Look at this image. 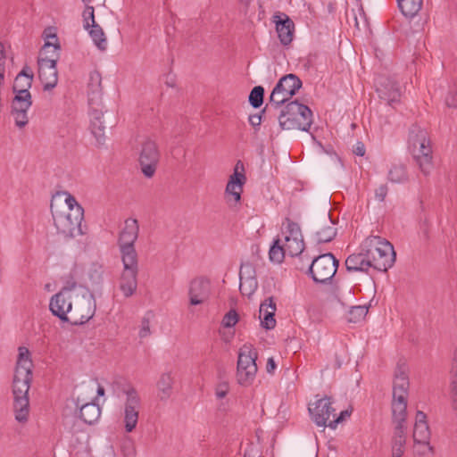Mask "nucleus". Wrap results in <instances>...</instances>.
I'll list each match as a JSON object with an SVG mask.
<instances>
[{
	"label": "nucleus",
	"instance_id": "obj_52",
	"mask_svg": "<svg viewBox=\"0 0 457 457\" xmlns=\"http://www.w3.org/2000/svg\"><path fill=\"white\" fill-rule=\"evenodd\" d=\"M351 415V411L345 410L340 412L338 416L335 413V418H332L331 420L328 423V427L335 429L337 426L343 421L346 417Z\"/></svg>",
	"mask_w": 457,
	"mask_h": 457
},
{
	"label": "nucleus",
	"instance_id": "obj_33",
	"mask_svg": "<svg viewBox=\"0 0 457 457\" xmlns=\"http://www.w3.org/2000/svg\"><path fill=\"white\" fill-rule=\"evenodd\" d=\"M87 30L96 47L101 51H104L107 46V41L103 29L97 23H96L91 24L89 29Z\"/></svg>",
	"mask_w": 457,
	"mask_h": 457
},
{
	"label": "nucleus",
	"instance_id": "obj_6",
	"mask_svg": "<svg viewBox=\"0 0 457 457\" xmlns=\"http://www.w3.org/2000/svg\"><path fill=\"white\" fill-rule=\"evenodd\" d=\"M257 352L252 345L245 344L239 350L237 379L242 386H249L255 378L257 372Z\"/></svg>",
	"mask_w": 457,
	"mask_h": 457
},
{
	"label": "nucleus",
	"instance_id": "obj_46",
	"mask_svg": "<svg viewBox=\"0 0 457 457\" xmlns=\"http://www.w3.org/2000/svg\"><path fill=\"white\" fill-rule=\"evenodd\" d=\"M368 313V308L365 305H357L351 307L349 311V322H357L363 319Z\"/></svg>",
	"mask_w": 457,
	"mask_h": 457
},
{
	"label": "nucleus",
	"instance_id": "obj_27",
	"mask_svg": "<svg viewBox=\"0 0 457 457\" xmlns=\"http://www.w3.org/2000/svg\"><path fill=\"white\" fill-rule=\"evenodd\" d=\"M393 420L395 426L406 427L404 425L407 417V398L397 396L393 397L392 403Z\"/></svg>",
	"mask_w": 457,
	"mask_h": 457
},
{
	"label": "nucleus",
	"instance_id": "obj_40",
	"mask_svg": "<svg viewBox=\"0 0 457 457\" xmlns=\"http://www.w3.org/2000/svg\"><path fill=\"white\" fill-rule=\"evenodd\" d=\"M430 439V430L428 423L414 425V443H427Z\"/></svg>",
	"mask_w": 457,
	"mask_h": 457
},
{
	"label": "nucleus",
	"instance_id": "obj_36",
	"mask_svg": "<svg viewBox=\"0 0 457 457\" xmlns=\"http://www.w3.org/2000/svg\"><path fill=\"white\" fill-rule=\"evenodd\" d=\"M291 98V95L283 91L280 87L276 84L270 96V104L274 108H278Z\"/></svg>",
	"mask_w": 457,
	"mask_h": 457
},
{
	"label": "nucleus",
	"instance_id": "obj_18",
	"mask_svg": "<svg viewBox=\"0 0 457 457\" xmlns=\"http://www.w3.org/2000/svg\"><path fill=\"white\" fill-rule=\"evenodd\" d=\"M246 178L244 173V164L241 161L236 163L234 173L230 176L229 180L226 187V194L234 197L236 203L241 200V194L243 192V186L245 183Z\"/></svg>",
	"mask_w": 457,
	"mask_h": 457
},
{
	"label": "nucleus",
	"instance_id": "obj_62",
	"mask_svg": "<svg viewBox=\"0 0 457 457\" xmlns=\"http://www.w3.org/2000/svg\"><path fill=\"white\" fill-rule=\"evenodd\" d=\"M427 423V416L426 414L421 411H418L417 413H416V418H415V424L414 425H420V424H425Z\"/></svg>",
	"mask_w": 457,
	"mask_h": 457
},
{
	"label": "nucleus",
	"instance_id": "obj_1",
	"mask_svg": "<svg viewBox=\"0 0 457 457\" xmlns=\"http://www.w3.org/2000/svg\"><path fill=\"white\" fill-rule=\"evenodd\" d=\"M362 250L370 261L373 269L386 272L395 262L393 245L379 236H370L362 242Z\"/></svg>",
	"mask_w": 457,
	"mask_h": 457
},
{
	"label": "nucleus",
	"instance_id": "obj_37",
	"mask_svg": "<svg viewBox=\"0 0 457 457\" xmlns=\"http://www.w3.org/2000/svg\"><path fill=\"white\" fill-rule=\"evenodd\" d=\"M388 179L394 183L407 181L408 175L405 166L403 164H394L388 171Z\"/></svg>",
	"mask_w": 457,
	"mask_h": 457
},
{
	"label": "nucleus",
	"instance_id": "obj_16",
	"mask_svg": "<svg viewBox=\"0 0 457 457\" xmlns=\"http://www.w3.org/2000/svg\"><path fill=\"white\" fill-rule=\"evenodd\" d=\"M272 21L275 23L280 43L283 46H288L293 41L295 23L287 14L281 12L273 14Z\"/></svg>",
	"mask_w": 457,
	"mask_h": 457
},
{
	"label": "nucleus",
	"instance_id": "obj_24",
	"mask_svg": "<svg viewBox=\"0 0 457 457\" xmlns=\"http://www.w3.org/2000/svg\"><path fill=\"white\" fill-rule=\"evenodd\" d=\"M362 249V245H361ZM345 267L348 271L366 272L369 268H372L370 261L366 255V252L361 250V253H353L345 260Z\"/></svg>",
	"mask_w": 457,
	"mask_h": 457
},
{
	"label": "nucleus",
	"instance_id": "obj_43",
	"mask_svg": "<svg viewBox=\"0 0 457 457\" xmlns=\"http://www.w3.org/2000/svg\"><path fill=\"white\" fill-rule=\"evenodd\" d=\"M264 88L262 86L254 87L249 95V103L253 108H259L263 104Z\"/></svg>",
	"mask_w": 457,
	"mask_h": 457
},
{
	"label": "nucleus",
	"instance_id": "obj_31",
	"mask_svg": "<svg viewBox=\"0 0 457 457\" xmlns=\"http://www.w3.org/2000/svg\"><path fill=\"white\" fill-rule=\"evenodd\" d=\"M398 7L405 17H414L421 9L423 0H397Z\"/></svg>",
	"mask_w": 457,
	"mask_h": 457
},
{
	"label": "nucleus",
	"instance_id": "obj_13",
	"mask_svg": "<svg viewBox=\"0 0 457 457\" xmlns=\"http://www.w3.org/2000/svg\"><path fill=\"white\" fill-rule=\"evenodd\" d=\"M123 270L121 272L119 288L123 295L128 298L134 295L137 287V273L138 263L137 260L122 259Z\"/></svg>",
	"mask_w": 457,
	"mask_h": 457
},
{
	"label": "nucleus",
	"instance_id": "obj_26",
	"mask_svg": "<svg viewBox=\"0 0 457 457\" xmlns=\"http://www.w3.org/2000/svg\"><path fill=\"white\" fill-rule=\"evenodd\" d=\"M91 132L98 145L104 143V126L102 121L103 112L99 107L90 106Z\"/></svg>",
	"mask_w": 457,
	"mask_h": 457
},
{
	"label": "nucleus",
	"instance_id": "obj_60",
	"mask_svg": "<svg viewBox=\"0 0 457 457\" xmlns=\"http://www.w3.org/2000/svg\"><path fill=\"white\" fill-rule=\"evenodd\" d=\"M33 72L31 71L30 68L29 66H24L22 70L20 71V73L17 75L16 78L20 79H29L31 78L33 80Z\"/></svg>",
	"mask_w": 457,
	"mask_h": 457
},
{
	"label": "nucleus",
	"instance_id": "obj_55",
	"mask_svg": "<svg viewBox=\"0 0 457 457\" xmlns=\"http://www.w3.org/2000/svg\"><path fill=\"white\" fill-rule=\"evenodd\" d=\"M248 120H249V123L254 129V131L257 132V130L260 129V126L262 123V114L255 113V114L250 115Z\"/></svg>",
	"mask_w": 457,
	"mask_h": 457
},
{
	"label": "nucleus",
	"instance_id": "obj_17",
	"mask_svg": "<svg viewBox=\"0 0 457 457\" xmlns=\"http://www.w3.org/2000/svg\"><path fill=\"white\" fill-rule=\"evenodd\" d=\"M377 85V92L380 99L386 101L391 106L399 103L401 92L396 81L391 78L381 77L378 79Z\"/></svg>",
	"mask_w": 457,
	"mask_h": 457
},
{
	"label": "nucleus",
	"instance_id": "obj_34",
	"mask_svg": "<svg viewBox=\"0 0 457 457\" xmlns=\"http://www.w3.org/2000/svg\"><path fill=\"white\" fill-rule=\"evenodd\" d=\"M32 105L31 95H16L12 103V112H28Z\"/></svg>",
	"mask_w": 457,
	"mask_h": 457
},
{
	"label": "nucleus",
	"instance_id": "obj_9",
	"mask_svg": "<svg viewBox=\"0 0 457 457\" xmlns=\"http://www.w3.org/2000/svg\"><path fill=\"white\" fill-rule=\"evenodd\" d=\"M338 263L332 253H324L312 262L308 271L314 282L325 284L335 276Z\"/></svg>",
	"mask_w": 457,
	"mask_h": 457
},
{
	"label": "nucleus",
	"instance_id": "obj_32",
	"mask_svg": "<svg viewBox=\"0 0 457 457\" xmlns=\"http://www.w3.org/2000/svg\"><path fill=\"white\" fill-rule=\"evenodd\" d=\"M13 411L15 413V420L19 422H26L29 413V398H19L13 402Z\"/></svg>",
	"mask_w": 457,
	"mask_h": 457
},
{
	"label": "nucleus",
	"instance_id": "obj_42",
	"mask_svg": "<svg viewBox=\"0 0 457 457\" xmlns=\"http://www.w3.org/2000/svg\"><path fill=\"white\" fill-rule=\"evenodd\" d=\"M104 269L101 265L94 263L88 270V278L92 286L98 287L103 283Z\"/></svg>",
	"mask_w": 457,
	"mask_h": 457
},
{
	"label": "nucleus",
	"instance_id": "obj_50",
	"mask_svg": "<svg viewBox=\"0 0 457 457\" xmlns=\"http://www.w3.org/2000/svg\"><path fill=\"white\" fill-rule=\"evenodd\" d=\"M238 321V314L235 310H230L222 320V324L225 328H232Z\"/></svg>",
	"mask_w": 457,
	"mask_h": 457
},
{
	"label": "nucleus",
	"instance_id": "obj_44",
	"mask_svg": "<svg viewBox=\"0 0 457 457\" xmlns=\"http://www.w3.org/2000/svg\"><path fill=\"white\" fill-rule=\"evenodd\" d=\"M258 287L257 278L240 280L239 289L243 295L251 296Z\"/></svg>",
	"mask_w": 457,
	"mask_h": 457
},
{
	"label": "nucleus",
	"instance_id": "obj_41",
	"mask_svg": "<svg viewBox=\"0 0 457 457\" xmlns=\"http://www.w3.org/2000/svg\"><path fill=\"white\" fill-rule=\"evenodd\" d=\"M32 79L31 78L29 79H20L15 78L14 85H13V92L16 95H31L29 92V88L32 86Z\"/></svg>",
	"mask_w": 457,
	"mask_h": 457
},
{
	"label": "nucleus",
	"instance_id": "obj_54",
	"mask_svg": "<svg viewBox=\"0 0 457 457\" xmlns=\"http://www.w3.org/2000/svg\"><path fill=\"white\" fill-rule=\"evenodd\" d=\"M151 334L150 331V321L148 317H144L141 321V328L139 331V337L141 338L146 337Z\"/></svg>",
	"mask_w": 457,
	"mask_h": 457
},
{
	"label": "nucleus",
	"instance_id": "obj_12",
	"mask_svg": "<svg viewBox=\"0 0 457 457\" xmlns=\"http://www.w3.org/2000/svg\"><path fill=\"white\" fill-rule=\"evenodd\" d=\"M159 160L160 152L156 143L151 139H145L141 144L138 158L141 171L145 177L152 178L154 175Z\"/></svg>",
	"mask_w": 457,
	"mask_h": 457
},
{
	"label": "nucleus",
	"instance_id": "obj_5",
	"mask_svg": "<svg viewBox=\"0 0 457 457\" xmlns=\"http://www.w3.org/2000/svg\"><path fill=\"white\" fill-rule=\"evenodd\" d=\"M96 312V300L92 293L87 289L75 292L71 310L67 322L82 325L93 318Z\"/></svg>",
	"mask_w": 457,
	"mask_h": 457
},
{
	"label": "nucleus",
	"instance_id": "obj_11",
	"mask_svg": "<svg viewBox=\"0 0 457 457\" xmlns=\"http://www.w3.org/2000/svg\"><path fill=\"white\" fill-rule=\"evenodd\" d=\"M76 287L77 283H72V286H63V287L50 299L49 309L51 312L62 321L67 322L68 320Z\"/></svg>",
	"mask_w": 457,
	"mask_h": 457
},
{
	"label": "nucleus",
	"instance_id": "obj_48",
	"mask_svg": "<svg viewBox=\"0 0 457 457\" xmlns=\"http://www.w3.org/2000/svg\"><path fill=\"white\" fill-rule=\"evenodd\" d=\"M83 19L85 29H89L91 24L96 23L95 21V11L93 6L87 5L83 12Z\"/></svg>",
	"mask_w": 457,
	"mask_h": 457
},
{
	"label": "nucleus",
	"instance_id": "obj_28",
	"mask_svg": "<svg viewBox=\"0 0 457 457\" xmlns=\"http://www.w3.org/2000/svg\"><path fill=\"white\" fill-rule=\"evenodd\" d=\"M101 415V409L96 402L84 403L79 407L80 419L88 425L96 422Z\"/></svg>",
	"mask_w": 457,
	"mask_h": 457
},
{
	"label": "nucleus",
	"instance_id": "obj_35",
	"mask_svg": "<svg viewBox=\"0 0 457 457\" xmlns=\"http://www.w3.org/2000/svg\"><path fill=\"white\" fill-rule=\"evenodd\" d=\"M287 253L292 257L300 255L304 250L303 238L288 239L285 238L283 244Z\"/></svg>",
	"mask_w": 457,
	"mask_h": 457
},
{
	"label": "nucleus",
	"instance_id": "obj_58",
	"mask_svg": "<svg viewBox=\"0 0 457 457\" xmlns=\"http://www.w3.org/2000/svg\"><path fill=\"white\" fill-rule=\"evenodd\" d=\"M387 195V187L386 185L379 186L375 191V197L379 202H383Z\"/></svg>",
	"mask_w": 457,
	"mask_h": 457
},
{
	"label": "nucleus",
	"instance_id": "obj_39",
	"mask_svg": "<svg viewBox=\"0 0 457 457\" xmlns=\"http://www.w3.org/2000/svg\"><path fill=\"white\" fill-rule=\"evenodd\" d=\"M286 254L287 252L284 245L280 244V239H276L269 251L270 260L276 263H281Z\"/></svg>",
	"mask_w": 457,
	"mask_h": 457
},
{
	"label": "nucleus",
	"instance_id": "obj_8",
	"mask_svg": "<svg viewBox=\"0 0 457 457\" xmlns=\"http://www.w3.org/2000/svg\"><path fill=\"white\" fill-rule=\"evenodd\" d=\"M139 225L137 219L129 218L124 222V228L120 230L118 245L121 253V259L137 260V253L134 244L138 237Z\"/></svg>",
	"mask_w": 457,
	"mask_h": 457
},
{
	"label": "nucleus",
	"instance_id": "obj_14",
	"mask_svg": "<svg viewBox=\"0 0 457 457\" xmlns=\"http://www.w3.org/2000/svg\"><path fill=\"white\" fill-rule=\"evenodd\" d=\"M125 394L127 396L124 405L125 430L130 433L137 424L141 399L134 387L127 389Z\"/></svg>",
	"mask_w": 457,
	"mask_h": 457
},
{
	"label": "nucleus",
	"instance_id": "obj_51",
	"mask_svg": "<svg viewBox=\"0 0 457 457\" xmlns=\"http://www.w3.org/2000/svg\"><path fill=\"white\" fill-rule=\"evenodd\" d=\"M14 118L15 125L19 128L25 127L29 122L28 112H12Z\"/></svg>",
	"mask_w": 457,
	"mask_h": 457
},
{
	"label": "nucleus",
	"instance_id": "obj_15",
	"mask_svg": "<svg viewBox=\"0 0 457 457\" xmlns=\"http://www.w3.org/2000/svg\"><path fill=\"white\" fill-rule=\"evenodd\" d=\"M313 405V407H309L312 420L319 427L328 426L331 418H335L336 411L335 408L332 406L331 398L325 396L317 400Z\"/></svg>",
	"mask_w": 457,
	"mask_h": 457
},
{
	"label": "nucleus",
	"instance_id": "obj_29",
	"mask_svg": "<svg viewBox=\"0 0 457 457\" xmlns=\"http://www.w3.org/2000/svg\"><path fill=\"white\" fill-rule=\"evenodd\" d=\"M406 427L395 426L392 440V457H402L406 443Z\"/></svg>",
	"mask_w": 457,
	"mask_h": 457
},
{
	"label": "nucleus",
	"instance_id": "obj_59",
	"mask_svg": "<svg viewBox=\"0 0 457 457\" xmlns=\"http://www.w3.org/2000/svg\"><path fill=\"white\" fill-rule=\"evenodd\" d=\"M445 104L448 107H456L457 106V93L456 92H449V94L445 97Z\"/></svg>",
	"mask_w": 457,
	"mask_h": 457
},
{
	"label": "nucleus",
	"instance_id": "obj_10",
	"mask_svg": "<svg viewBox=\"0 0 457 457\" xmlns=\"http://www.w3.org/2000/svg\"><path fill=\"white\" fill-rule=\"evenodd\" d=\"M32 367L33 364L29 349L24 346L19 347L12 389L21 391L29 390L32 380Z\"/></svg>",
	"mask_w": 457,
	"mask_h": 457
},
{
	"label": "nucleus",
	"instance_id": "obj_21",
	"mask_svg": "<svg viewBox=\"0 0 457 457\" xmlns=\"http://www.w3.org/2000/svg\"><path fill=\"white\" fill-rule=\"evenodd\" d=\"M88 104L100 107L102 104V78L98 71L90 73L88 82Z\"/></svg>",
	"mask_w": 457,
	"mask_h": 457
},
{
	"label": "nucleus",
	"instance_id": "obj_56",
	"mask_svg": "<svg viewBox=\"0 0 457 457\" xmlns=\"http://www.w3.org/2000/svg\"><path fill=\"white\" fill-rule=\"evenodd\" d=\"M228 393V385L227 383H220L218 385L215 390L217 398H224Z\"/></svg>",
	"mask_w": 457,
	"mask_h": 457
},
{
	"label": "nucleus",
	"instance_id": "obj_4",
	"mask_svg": "<svg viewBox=\"0 0 457 457\" xmlns=\"http://www.w3.org/2000/svg\"><path fill=\"white\" fill-rule=\"evenodd\" d=\"M59 49L60 46L58 43L46 42L42 47L41 54H46L45 57L39 56L37 59L38 77L46 91L53 89L58 82L56 62L59 58Z\"/></svg>",
	"mask_w": 457,
	"mask_h": 457
},
{
	"label": "nucleus",
	"instance_id": "obj_23",
	"mask_svg": "<svg viewBox=\"0 0 457 457\" xmlns=\"http://www.w3.org/2000/svg\"><path fill=\"white\" fill-rule=\"evenodd\" d=\"M276 312V303L271 297L265 300L260 306V320L261 325L265 329H272L276 326V320L274 318Z\"/></svg>",
	"mask_w": 457,
	"mask_h": 457
},
{
	"label": "nucleus",
	"instance_id": "obj_45",
	"mask_svg": "<svg viewBox=\"0 0 457 457\" xmlns=\"http://www.w3.org/2000/svg\"><path fill=\"white\" fill-rule=\"evenodd\" d=\"M287 226H286V231H285V238L288 239H296V238H303V235L301 232L300 226L292 221L290 219H286Z\"/></svg>",
	"mask_w": 457,
	"mask_h": 457
},
{
	"label": "nucleus",
	"instance_id": "obj_53",
	"mask_svg": "<svg viewBox=\"0 0 457 457\" xmlns=\"http://www.w3.org/2000/svg\"><path fill=\"white\" fill-rule=\"evenodd\" d=\"M415 451L420 454H427L433 453V447L430 445L429 441L427 443H415Z\"/></svg>",
	"mask_w": 457,
	"mask_h": 457
},
{
	"label": "nucleus",
	"instance_id": "obj_25",
	"mask_svg": "<svg viewBox=\"0 0 457 457\" xmlns=\"http://www.w3.org/2000/svg\"><path fill=\"white\" fill-rule=\"evenodd\" d=\"M320 226L321 228L316 231L317 243L322 244L332 241L337 236V228L334 227V221L329 213L323 216Z\"/></svg>",
	"mask_w": 457,
	"mask_h": 457
},
{
	"label": "nucleus",
	"instance_id": "obj_22",
	"mask_svg": "<svg viewBox=\"0 0 457 457\" xmlns=\"http://www.w3.org/2000/svg\"><path fill=\"white\" fill-rule=\"evenodd\" d=\"M175 379L171 372H162L157 382V398L162 402H167L172 395Z\"/></svg>",
	"mask_w": 457,
	"mask_h": 457
},
{
	"label": "nucleus",
	"instance_id": "obj_49",
	"mask_svg": "<svg viewBox=\"0 0 457 457\" xmlns=\"http://www.w3.org/2000/svg\"><path fill=\"white\" fill-rule=\"evenodd\" d=\"M121 453L123 457H136V447L131 440H125L121 445Z\"/></svg>",
	"mask_w": 457,
	"mask_h": 457
},
{
	"label": "nucleus",
	"instance_id": "obj_57",
	"mask_svg": "<svg viewBox=\"0 0 457 457\" xmlns=\"http://www.w3.org/2000/svg\"><path fill=\"white\" fill-rule=\"evenodd\" d=\"M65 204L67 205V208H68V211H71L73 212V210L76 208V207H82L78 202L77 200L75 199L74 196H72L70 194H67L66 195V198H65Z\"/></svg>",
	"mask_w": 457,
	"mask_h": 457
},
{
	"label": "nucleus",
	"instance_id": "obj_2",
	"mask_svg": "<svg viewBox=\"0 0 457 457\" xmlns=\"http://www.w3.org/2000/svg\"><path fill=\"white\" fill-rule=\"evenodd\" d=\"M409 144L413 159L424 176H428L434 169L432 149L426 129L414 124L409 131Z\"/></svg>",
	"mask_w": 457,
	"mask_h": 457
},
{
	"label": "nucleus",
	"instance_id": "obj_61",
	"mask_svg": "<svg viewBox=\"0 0 457 457\" xmlns=\"http://www.w3.org/2000/svg\"><path fill=\"white\" fill-rule=\"evenodd\" d=\"M353 154L358 156H363L365 154V146L362 142H357L353 147Z\"/></svg>",
	"mask_w": 457,
	"mask_h": 457
},
{
	"label": "nucleus",
	"instance_id": "obj_30",
	"mask_svg": "<svg viewBox=\"0 0 457 457\" xmlns=\"http://www.w3.org/2000/svg\"><path fill=\"white\" fill-rule=\"evenodd\" d=\"M277 85L280 87L283 91L288 95H291V97H293V96H295L296 92L302 87L303 83L296 75L289 73L283 76L278 80Z\"/></svg>",
	"mask_w": 457,
	"mask_h": 457
},
{
	"label": "nucleus",
	"instance_id": "obj_38",
	"mask_svg": "<svg viewBox=\"0 0 457 457\" xmlns=\"http://www.w3.org/2000/svg\"><path fill=\"white\" fill-rule=\"evenodd\" d=\"M449 396L452 408L457 410V367L450 370L449 374Z\"/></svg>",
	"mask_w": 457,
	"mask_h": 457
},
{
	"label": "nucleus",
	"instance_id": "obj_7",
	"mask_svg": "<svg viewBox=\"0 0 457 457\" xmlns=\"http://www.w3.org/2000/svg\"><path fill=\"white\" fill-rule=\"evenodd\" d=\"M53 218L58 232L65 237H75L85 233L81 226L84 219L83 207H76L73 212H53Z\"/></svg>",
	"mask_w": 457,
	"mask_h": 457
},
{
	"label": "nucleus",
	"instance_id": "obj_19",
	"mask_svg": "<svg viewBox=\"0 0 457 457\" xmlns=\"http://www.w3.org/2000/svg\"><path fill=\"white\" fill-rule=\"evenodd\" d=\"M409 386L408 366L405 361H400L395 370L393 397L402 396L407 398Z\"/></svg>",
	"mask_w": 457,
	"mask_h": 457
},
{
	"label": "nucleus",
	"instance_id": "obj_47",
	"mask_svg": "<svg viewBox=\"0 0 457 457\" xmlns=\"http://www.w3.org/2000/svg\"><path fill=\"white\" fill-rule=\"evenodd\" d=\"M240 280L249 278H256L255 270L250 262L242 263L239 271Z\"/></svg>",
	"mask_w": 457,
	"mask_h": 457
},
{
	"label": "nucleus",
	"instance_id": "obj_3",
	"mask_svg": "<svg viewBox=\"0 0 457 457\" xmlns=\"http://www.w3.org/2000/svg\"><path fill=\"white\" fill-rule=\"evenodd\" d=\"M278 122L282 129L308 131L312 124V112L297 100L291 101L281 110Z\"/></svg>",
	"mask_w": 457,
	"mask_h": 457
},
{
	"label": "nucleus",
	"instance_id": "obj_63",
	"mask_svg": "<svg viewBox=\"0 0 457 457\" xmlns=\"http://www.w3.org/2000/svg\"><path fill=\"white\" fill-rule=\"evenodd\" d=\"M12 393H13L14 400L19 399L20 397L21 398H29V395H28L29 391H21V390L12 389Z\"/></svg>",
	"mask_w": 457,
	"mask_h": 457
},
{
	"label": "nucleus",
	"instance_id": "obj_20",
	"mask_svg": "<svg viewBox=\"0 0 457 457\" xmlns=\"http://www.w3.org/2000/svg\"><path fill=\"white\" fill-rule=\"evenodd\" d=\"M188 295L191 305H198L205 302L210 295L209 280L204 278H198L192 280Z\"/></svg>",
	"mask_w": 457,
	"mask_h": 457
},
{
	"label": "nucleus",
	"instance_id": "obj_64",
	"mask_svg": "<svg viewBox=\"0 0 457 457\" xmlns=\"http://www.w3.org/2000/svg\"><path fill=\"white\" fill-rule=\"evenodd\" d=\"M276 369V363L273 358H269L267 361L266 370L268 373L272 374Z\"/></svg>",
	"mask_w": 457,
	"mask_h": 457
}]
</instances>
